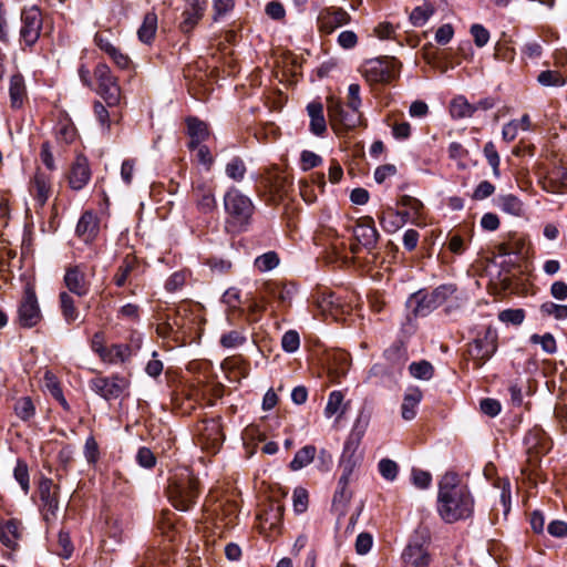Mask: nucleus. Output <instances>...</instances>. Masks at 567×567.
I'll list each match as a JSON object with an SVG mask.
<instances>
[{"instance_id":"obj_28","label":"nucleus","mask_w":567,"mask_h":567,"mask_svg":"<svg viewBox=\"0 0 567 567\" xmlns=\"http://www.w3.org/2000/svg\"><path fill=\"white\" fill-rule=\"evenodd\" d=\"M9 95L12 107L20 109L23 105L27 99V87L21 74H13L10 78Z\"/></svg>"},{"instance_id":"obj_8","label":"nucleus","mask_w":567,"mask_h":567,"mask_svg":"<svg viewBox=\"0 0 567 567\" xmlns=\"http://www.w3.org/2000/svg\"><path fill=\"white\" fill-rule=\"evenodd\" d=\"M94 78L97 84L96 93L109 106L118 105L122 91L117 78L113 75L110 66L105 63H99L94 69Z\"/></svg>"},{"instance_id":"obj_9","label":"nucleus","mask_w":567,"mask_h":567,"mask_svg":"<svg viewBox=\"0 0 567 567\" xmlns=\"http://www.w3.org/2000/svg\"><path fill=\"white\" fill-rule=\"evenodd\" d=\"M90 388L97 395L110 401L118 399L123 394L128 388V381L118 374L96 377L90 381Z\"/></svg>"},{"instance_id":"obj_34","label":"nucleus","mask_w":567,"mask_h":567,"mask_svg":"<svg viewBox=\"0 0 567 567\" xmlns=\"http://www.w3.org/2000/svg\"><path fill=\"white\" fill-rule=\"evenodd\" d=\"M21 536L20 524L10 519L0 526V540L8 548H14Z\"/></svg>"},{"instance_id":"obj_49","label":"nucleus","mask_w":567,"mask_h":567,"mask_svg":"<svg viewBox=\"0 0 567 567\" xmlns=\"http://www.w3.org/2000/svg\"><path fill=\"white\" fill-rule=\"evenodd\" d=\"M537 81L543 86H563L566 83L561 73L554 70L542 71L537 76Z\"/></svg>"},{"instance_id":"obj_13","label":"nucleus","mask_w":567,"mask_h":567,"mask_svg":"<svg viewBox=\"0 0 567 567\" xmlns=\"http://www.w3.org/2000/svg\"><path fill=\"white\" fill-rule=\"evenodd\" d=\"M21 40L28 47H32L40 38L42 30V13L35 6L23 9L21 12Z\"/></svg>"},{"instance_id":"obj_11","label":"nucleus","mask_w":567,"mask_h":567,"mask_svg":"<svg viewBox=\"0 0 567 567\" xmlns=\"http://www.w3.org/2000/svg\"><path fill=\"white\" fill-rule=\"evenodd\" d=\"M395 73L394 63L388 58L367 61L362 66V74L370 84L390 83Z\"/></svg>"},{"instance_id":"obj_7","label":"nucleus","mask_w":567,"mask_h":567,"mask_svg":"<svg viewBox=\"0 0 567 567\" xmlns=\"http://www.w3.org/2000/svg\"><path fill=\"white\" fill-rule=\"evenodd\" d=\"M328 115L331 126L337 133L352 131L364 125L361 111L349 109L341 101L333 97L328 99Z\"/></svg>"},{"instance_id":"obj_1","label":"nucleus","mask_w":567,"mask_h":567,"mask_svg":"<svg viewBox=\"0 0 567 567\" xmlns=\"http://www.w3.org/2000/svg\"><path fill=\"white\" fill-rule=\"evenodd\" d=\"M436 509L447 524L470 518L474 512V498L466 485L454 472L445 473L439 482Z\"/></svg>"},{"instance_id":"obj_54","label":"nucleus","mask_w":567,"mask_h":567,"mask_svg":"<svg viewBox=\"0 0 567 567\" xmlns=\"http://www.w3.org/2000/svg\"><path fill=\"white\" fill-rule=\"evenodd\" d=\"M379 473L386 481H394L399 473L398 464L390 458H382L378 464Z\"/></svg>"},{"instance_id":"obj_33","label":"nucleus","mask_w":567,"mask_h":567,"mask_svg":"<svg viewBox=\"0 0 567 567\" xmlns=\"http://www.w3.org/2000/svg\"><path fill=\"white\" fill-rule=\"evenodd\" d=\"M43 386L65 411L70 410V405L63 395L60 382L55 374L51 371H45L43 377Z\"/></svg>"},{"instance_id":"obj_20","label":"nucleus","mask_w":567,"mask_h":567,"mask_svg":"<svg viewBox=\"0 0 567 567\" xmlns=\"http://www.w3.org/2000/svg\"><path fill=\"white\" fill-rule=\"evenodd\" d=\"M406 567H429L431 555L427 547L417 543H410L402 553Z\"/></svg>"},{"instance_id":"obj_14","label":"nucleus","mask_w":567,"mask_h":567,"mask_svg":"<svg viewBox=\"0 0 567 567\" xmlns=\"http://www.w3.org/2000/svg\"><path fill=\"white\" fill-rule=\"evenodd\" d=\"M352 234L358 241V244L351 245L353 254L358 252V245L371 250L378 244L379 233L374 226L373 218L370 216L359 218L352 228Z\"/></svg>"},{"instance_id":"obj_63","label":"nucleus","mask_w":567,"mask_h":567,"mask_svg":"<svg viewBox=\"0 0 567 567\" xmlns=\"http://www.w3.org/2000/svg\"><path fill=\"white\" fill-rule=\"evenodd\" d=\"M137 463L145 468H153L156 464V457L148 447H140L136 454Z\"/></svg>"},{"instance_id":"obj_30","label":"nucleus","mask_w":567,"mask_h":567,"mask_svg":"<svg viewBox=\"0 0 567 567\" xmlns=\"http://www.w3.org/2000/svg\"><path fill=\"white\" fill-rule=\"evenodd\" d=\"M265 291L269 297L276 299L279 306H286L291 302L295 293V287L280 282H267L265 285Z\"/></svg>"},{"instance_id":"obj_41","label":"nucleus","mask_w":567,"mask_h":567,"mask_svg":"<svg viewBox=\"0 0 567 567\" xmlns=\"http://www.w3.org/2000/svg\"><path fill=\"white\" fill-rule=\"evenodd\" d=\"M380 224L384 231L391 234L402 228L405 225V220L399 214L389 210L380 217Z\"/></svg>"},{"instance_id":"obj_59","label":"nucleus","mask_w":567,"mask_h":567,"mask_svg":"<svg viewBox=\"0 0 567 567\" xmlns=\"http://www.w3.org/2000/svg\"><path fill=\"white\" fill-rule=\"evenodd\" d=\"M300 338L296 330H288L281 339V347L286 352L292 353L299 349Z\"/></svg>"},{"instance_id":"obj_52","label":"nucleus","mask_w":567,"mask_h":567,"mask_svg":"<svg viewBox=\"0 0 567 567\" xmlns=\"http://www.w3.org/2000/svg\"><path fill=\"white\" fill-rule=\"evenodd\" d=\"M540 312L544 316L554 317L557 320H564L567 318V306L547 301L540 306Z\"/></svg>"},{"instance_id":"obj_37","label":"nucleus","mask_w":567,"mask_h":567,"mask_svg":"<svg viewBox=\"0 0 567 567\" xmlns=\"http://www.w3.org/2000/svg\"><path fill=\"white\" fill-rule=\"evenodd\" d=\"M476 112V106L468 103L464 96H456L450 105V113L454 118L472 117Z\"/></svg>"},{"instance_id":"obj_19","label":"nucleus","mask_w":567,"mask_h":567,"mask_svg":"<svg viewBox=\"0 0 567 567\" xmlns=\"http://www.w3.org/2000/svg\"><path fill=\"white\" fill-rule=\"evenodd\" d=\"M39 494L42 503V515L47 522L54 519L59 509L56 486L50 478H43L39 485Z\"/></svg>"},{"instance_id":"obj_43","label":"nucleus","mask_w":567,"mask_h":567,"mask_svg":"<svg viewBox=\"0 0 567 567\" xmlns=\"http://www.w3.org/2000/svg\"><path fill=\"white\" fill-rule=\"evenodd\" d=\"M349 483L350 481H347L344 484L342 483V480L338 481V487L334 492L332 501L334 507H340L343 509L350 502L352 492L349 489Z\"/></svg>"},{"instance_id":"obj_29","label":"nucleus","mask_w":567,"mask_h":567,"mask_svg":"<svg viewBox=\"0 0 567 567\" xmlns=\"http://www.w3.org/2000/svg\"><path fill=\"white\" fill-rule=\"evenodd\" d=\"M99 230V220L96 216L87 210L83 213L76 225V235L82 237L84 240L94 238Z\"/></svg>"},{"instance_id":"obj_12","label":"nucleus","mask_w":567,"mask_h":567,"mask_svg":"<svg viewBox=\"0 0 567 567\" xmlns=\"http://www.w3.org/2000/svg\"><path fill=\"white\" fill-rule=\"evenodd\" d=\"M42 319L35 291L28 287L18 308V322L22 328H33Z\"/></svg>"},{"instance_id":"obj_24","label":"nucleus","mask_w":567,"mask_h":567,"mask_svg":"<svg viewBox=\"0 0 567 567\" xmlns=\"http://www.w3.org/2000/svg\"><path fill=\"white\" fill-rule=\"evenodd\" d=\"M193 194L196 200L197 208L202 213L208 214L216 208L214 189L209 185L202 183L194 186Z\"/></svg>"},{"instance_id":"obj_61","label":"nucleus","mask_w":567,"mask_h":567,"mask_svg":"<svg viewBox=\"0 0 567 567\" xmlns=\"http://www.w3.org/2000/svg\"><path fill=\"white\" fill-rule=\"evenodd\" d=\"M84 456L90 464H95L100 457L99 444L92 435L85 441Z\"/></svg>"},{"instance_id":"obj_45","label":"nucleus","mask_w":567,"mask_h":567,"mask_svg":"<svg viewBox=\"0 0 567 567\" xmlns=\"http://www.w3.org/2000/svg\"><path fill=\"white\" fill-rule=\"evenodd\" d=\"M278 264L279 257L276 251H268L258 256L254 262L255 267L261 272L275 269Z\"/></svg>"},{"instance_id":"obj_48","label":"nucleus","mask_w":567,"mask_h":567,"mask_svg":"<svg viewBox=\"0 0 567 567\" xmlns=\"http://www.w3.org/2000/svg\"><path fill=\"white\" fill-rule=\"evenodd\" d=\"M343 394L341 391H332L329 394L327 405L324 408V416L330 419L337 413H342Z\"/></svg>"},{"instance_id":"obj_39","label":"nucleus","mask_w":567,"mask_h":567,"mask_svg":"<svg viewBox=\"0 0 567 567\" xmlns=\"http://www.w3.org/2000/svg\"><path fill=\"white\" fill-rule=\"evenodd\" d=\"M267 185L274 195L281 197L288 193L291 186V181L288 176L277 172L269 175L267 178Z\"/></svg>"},{"instance_id":"obj_10","label":"nucleus","mask_w":567,"mask_h":567,"mask_svg":"<svg viewBox=\"0 0 567 567\" xmlns=\"http://www.w3.org/2000/svg\"><path fill=\"white\" fill-rule=\"evenodd\" d=\"M198 442L203 449L216 453L225 440L219 419L204 420L197 425Z\"/></svg>"},{"instance_id":"obj_17","label":"nucleus","mask_w":567,"mask_h":567,"mask_svg":"<svg viewBox=\"0 0 567 567\" xmlns=\"http://www.w3.org/2000/svg\"><path fill=\"white\" fill-rule=\"evenodd\" d=\"M52 176L40 168L29 182V194L39 207H43L52 195Z\"/></svg>"},{"instance_id":"obj_42","label":"nucleus","mask_w":567,"mask_h":567,"mask_svg":"<svg viewBox=\"0 0 567 567\" xmlns=\"http://www.w3.org/2000/svg\"><path fill=\"white\" fill-rule=\"evenodd\" d=\"M484 156L489 164V166L493 169V175L498 178L501 176L499 165H501V157L498 155V152L496 150L495 144L489 141L484 145L483 150Z\"/></svg>"},{"instance_id":"obj_22","label":"nucleus","mask_w":567,"mask_h":567,"mask_svg":"<svg viewBox=\"0 0 567 567\" xmlns=\"http://www.w3.org/2000/svg\"><path fill=\"white\" fill-rule=\"evenodd\" d=\"M187 134L190 137L188 148L195 151L198 145L209 137L208 125L197 117L189 116L186 118Z\"/></svg>"},{"instance_id":"obj_21","label":"nucleus","mask_w":567,"mask_h":567,"mask_svg":"<svg viewBox=\"0 0 567 567\" xmlns=\"http://www.w3.org/2000/svg\"><path fill=\"white\" fill-rule=\"evenodd\" d=\"M543 188L549 193H563L567 189V166L556 165L543 179Z\"/></svg>"},{"instance_id":"obj_15","label":"nucleus","mask_w":567,"mask_h":567,"mask_svg":"<svg viewBox=\"0 0 567 567\" xmlns=\"http://www.w3.org/2000/svg\"><path fill=\"white\" fill-rule=\"evenodd\" d=\"M351 21V16L342 8L327 7L320 10L317 24L318 30L324 34H331L334 30Z\"/></svg>"},{"instance_id":"obj_56","label":"nucleus","mask_w":567,"mask_h":567,"mask_svg":"<svg viewBox=\"0 0 567 567\" xmlns=\"http://www.w3.org/2000/svg\"><path fill=\"white\" fill-rule=\"evenodd\" d=\"M530 342L535 344H540L542 349L549 354H553L556 352V340L551 333H545L543 336L539 334H533L530 337Z\"/></svg>"},{"instance_id":"obj_60","label":"nucleus","mask_w":567,"mask_h":567,"mask_svg":"<svg viewBox=\"0 0 567 567\" xmlns=\"http://www.w3.org/2000/svg\"><path fill=\"white\" fill-rule=\"evenodd\" d=\"M357 466V460H354L353 455H346V452L342 455L340 467L342 470V474L339 480H342L344 484L347 481L351 480V476Z\"/></svg>"},{"instance_id":"obj_47","label":"nucleus","mask_w":567,"mask_h":567,"mask_svg":"<svg viewBox=\"0 0 567 567\" xmlns=\"http://www.w3.org/2000/svg\"><path fill=\"white\" fill-rule=\"evenodd\" d=\"M182 17L183 20L179 24V29L182 30V32L187 33L190 32L198 24V22L204 17V13L186 8L183 11Z\"/></svg>"},{"instance_id":"obj_26","label":"nucleus","mask_w":567,"mask_h":567,"mask_svg":"<svg viewBox=\"0 0 567 567\" xmlns=\"http://www.w3.org/2000/svg\"><path fill=\"white\" fill-rule=\"evenodd\" d=\"M132 350L128 344L114 343L106 347L104 353H101V361L107 364H121L130 360Z\"/></svg>"},{"instance_id":"obj_38","label":"nucleus","mask_w":567,"mask_h":567,"mask_svg":"<svg viewBox=\"0 0 567 567\" xmlns=\"http://www.w3.org/2000/svg\"><path fill=\"white\" fill-rule=\"evenodd\" d=\"M317 453V449L315 445H306L300 449L296 454L292 461L289 464L291 471H299L307 465H309Z\"/></svg>"},{"instance_id":"obj_16","label":"nucleus","mask_w":567,"mask_h":567,"mask_svg":"<svg viewBox=\"0 0 567 567\" xmlns=\"http://www.w3.org/2000/svg\"><path fill=\"white\" fill-rule=\"evenodd\" d=\"M68 292L78 297H85L91 289V281L87 278L85 266L75 265L68 267L63 278Z\"/></svg>"},{"instance_id":"obj_23","label":"nucleus","mask_w":567,"mask_h":567,"mask_svg":"<svg viewBox=\"0 0 567 567\" xmlns=\"http://www.w3.org/2000/svg\"><path fill=\"white\" fill-rule=\"evenodd\" d=\"M422 398L423 393L419 388L411 386L406 389L401 405V415L405 421H411L416 416L417 408Z\"/></svg>"},{"instance_id":"obj_50","label":"nucleus","mask_w":567,"mask_h":567,"mask_svg":"<svg viewBox=\"0 0 567 567\" xmlns=\"http://www.w3.org/2000/svg\"><path fill=\"white\" fill-rule=\"evenodd\" d=\"M247 341V337L244 333V331L239 330H231L229 332H226L221 334L220 337V344L224 348H237L243 346Z\"/></svg>"},{"instance_id":"obj_25","label":"nucleus","mask_w":567,"mask_h":567,"mask_svg":"<svg viewBox=\"0 0 567 567\" xmlns=\"http://www.w3.org/2000/svg\"><path fill=\"white\" fill-rule=\"evenodd\" d=\"M137 258L133 255H126L113 276V282L115 286L121 288L127 284H131L130 278L137 270Z\"/></svg>"},{"instance_id":"obj_32","label":"nucleus","mask_w":567,"mask_h":567,"mask_svg":"<svg viewBox=\"0 0 567 567\" xmlns=\"http://www.w3.org/2000/svg\"><path fill=\"white\" fill-rule=\"evenodd\" d=\"M495 205L504 213L513 216H522L524 213L523 202L515 195H499L495 199Z\"/></svg>"},{"instance_id":"obj_2","label":"nucleus","mask_w":567,"mask_h":567,"mask_svg":"<svg viewBox=\"0 0 567 567\" xmlns=\"http://www.w3.org/2000/svg\"><path fill=\"white\" fill-rule=\"evenodd\" d=\"M156 332L162 338H172L185 342L200 334L203 318L187 303L168 310L158 318Z\"/></svg>"},{"instance_id":"obj_46","label":"nucleus","mask_w":567,"mask_h":567,"mask_svg":"<svg viewBox=\"0 0 567 567\" xmlns=\"http://www.w3.org/2000/svg\"><path fill=\"white\" fill-rule=\"evenodd\" d=\"M13 476L21 486V489L24 492V494H28L30 489V476L28 465L24 461H17L16 467L13 470Z\"/></svg>"},{"instance_id":"obj_64","label":"nucleus","mask_w":567,"mask_h":567,"mask_svg":"<svg viewBox=\"0 0 567 567\" xmlns=\"http://www.w3.org/2000/svg\"><path fill=\"white\" fill-rule=\"evenodd\" d=\"M301 168L302 171H309L319 166L322 163L321 156L311 152V151H302L300 155Z\"/></svg>"},{"instance_id":"obj_62","label":"nucleus","mask_w":567,"mask_h":567,"mask_svg":"<svg viewBox=\"0 0 567 567\" xmlns=\"http://www.w3.org/2000/svg\"><path fill=\"white\" fill-rule=\"evenodd\" d=\"M349 109H354L360 111L362 105V100L360 96V85L357 83H352L348 87V96H347V104Z\"/></svg>"},{"instance_id":"obj_36","label":"nucleus","mask_w":567,"mask_h":567,"mask_svg":"<svg viewBox=\"0 0 567 567\" xmlns=\"http://www.w3.org/2000/svg\"><path fill=\"white\" fill-rule=\"evenodd\" d=\"M225 174L234 182H243L247 174V166L245 161L239 156L231 157L225 166Z\"/></svg>"},{"instance_id":"obj_31","label":"nucleus","mask_w":567,"mask_h":567,"mask_svg":"<svg viewBox=\"0 0 567 567\" xmlns=\"http://www.w3.org/2000/svg\"><path fill=\"white\" fill-rule=\"evenodd\" d=\"M157 14L154 11L144 16L143 22L137 30L138 40L145 44H151L157 31Z\"/></svg>"},{"instance_id":"obj_18","label":"nucleus","mask_w":567,"mask_h":567,"mask_svg":"<svg viewBox=\"0 0 567 567\" xmlns=\"http://www.w3.org/2000/svg\"><path fill=\"white\" fill-rule=\"evenodd\" d=\"M92 172L87 158L84 155H78L68 174L70 188L76 192L83 189L89 184Z\"/></svg>"},{"instance_id":"obj_40","label":"nucleus","mask_w":567,"mask_h":567,"mask_svg":"<svg viewBox=\"0 0 567 567\" xmlns=\"http://www.w3.org/2000/svg\"><path fill=\"white\" fill-rule=\"evenodd\" d=\"M435 10L432 4L424 3L415 7L410 13V22L414 27H423L429 19L434 14Z\"/></svg>"},{"instance_id":"obj_27","label":"nucleus","mask_w":567,"mask_h":567,"mask_svg":"<svg viewBox=\"0 0 567 567\" xmlns=\"http://www.w3.org/2000/svg\"><path fill=\"white\" fill-rule=\"evenodd\" d=\"M307 112L310 117V131L317 136L322 135L327 131L322 104L320 102H311L307 105Z\"/></svg>"},{"instance_id":"obj_44","label":"nucleus","mask_w":567,"mask_h":567,"mask_svg":"<svg viewBox=\"0 0 567 567\" xmlns=\"http://www.w3.org/2000/svg\"><path fill=\"white\" fill-rule=\"evenodd\" d=\"M410 374L416 379L430 380L433 377V365L425 361L412 362L409 365Z\"/></svg>"},{"instance_id":"obj_6","label":"nucleus","mask_w":567,"mask_h":567,"mask_svg":"<svg viewBox=\"0 0 567 567\" xmlns=\"http://www.w3.org/2000/svg\"><path fill=\"white\" fill-rule=\"evenodd\" d=\"M497 330L487 327L483 332L477 333L472 342L467 344V357L473 362L474 369H481L497 351Z\"/></svg>"},{"instance_id":"obj_35","label":"nucleus","mask_w":567,"mask_h":567,"mask_svg":"<svg viewBox=\"0 0 567 567\" xmlns=\"http://www.w3.org/2000/svg\"><path fill=\"white\" fill-rule=\"evenodd\" d=\"M59 301L61 313L64 321L68 324H72L73 322H75L80 317V312L75 306L73 297L69 292L62 291L59 295Z\"/></svg>"},{"instance_id":"obj_57","label":"nucleus","mask_w":567,"mask_h":567,"mask_svg":"<svg viewBox=\"0 0 567 567\" xmlns=\"http://www.w3.org/2000/svg\"><path fill=\"white\" fill-rule=\"evenodd\" d=\"M470 33L473 37L475 45L478 48L485 47L489 41V31L480 23L472 24Z\"/></svg>"},{"instance_id":"obj_4","label":"nucleus","mask_w":567,"mask_h":567,"mask_svg":"<svg viewBox=\"0 0 567 567\" xmlns=\"http://www.w3.org/2000/svg\"><path fill=\"white\" fill-rule=\"evenodd\" d=\"M166 492L176 509L188 512L199 495L198 480L188 470L181 471L169 477Z\"/></svg>"},{"instance_id":"obj_55","label":"nucleus","mask_w":567,"mask_h":567,"mask_svg":"<svg viewBox=\"0 0 567 567\" xmlns=\"http://www.w3.org/2000/svg\"><path fill=\"white\" fill-rule=\"evenodd\" d=\"M499 321L519 326L525 319V311L523 309H505L498 313Z\"/></svg>"},{"instance_id":"obj_51","label":"nucleus","mask_w":567,"mask_h":567,"mask_svg":"<svg viewBox=\"0 0 567 567\" xmlns=\"http://www.w3.org/2000/svg\"><path fill=\"white\" fill-rule=\"evenodd\" d=\"M55 553L64 558L69 559L73 554V544L71 542L70 535L66 532L60 530L58 535V544H56Z\"/></svg>"},{"instance_id":"obj_5","label":"nucleus","mask_w":567,"mask_h":567,"mask_svg":"<svg viewBox=\"0 0 567 567\" xmlns=\"http://www.w3.org/2000/svg\"><path fill=\"white\" fill-rule=\"evenodd\" d=\"M455 291L456 287L452 284L441 285L431 292L419 290L409 297L406 307L414 317H426L443 305Z\"/></svg>"},{"instance_id":"obj_53","label":"nucleus","mask_w":567,"mask_h":567,"mask_svg":"<svg viewBox=\"0 0 567 567\" xmlns=\"http://www.w3.org/2000/svg\"><path fill=\"white\" fill-rule=\"evenodd\" d=\"M16 414L23 421L30 420L34 415V405L30 398L24 396L17 401L14 405Z\"/></svg>"},{"instance_id":"obj_3","label":"nucleus","mask_w":567,"mask_h":567,"mask_svg":"<svg viewBox=\"0 0 567 567\" xmlns=\"http://www.w3.org/2000/svg\"><path fill=\"white\" fill-rule=\"evenodd\" d=\"M226 226L236 231H244L251 224L255 213L252 200L236 187H230L224 195Z\"/></svg>"},{"instance_id":"obj_58","label":"nucleus","mask_w":567,"mask_h":567,"mask_svg":"<svg viewBox=\"0 0 567 567\" xmlns=\"http://www.w3.org/2000/svg\"><path fill=\"white\" fill-rule=\"evenodd\" d=\"M187 280V272L184 270L175 271L172 274L165 282V289L168 292H175L181 290Z\"/></svg>"}]
</instances>
